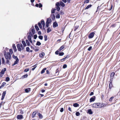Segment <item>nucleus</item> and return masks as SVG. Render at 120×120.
I'll return each mask as SVG.
<instances>
[{
  "label": "nucleus",
  "instance_id": "58",
  "mask_svg": "<svg viewBox=\"0 0 120 120\" xmlns=\"http://www.w3.org/2000/svg\"><path fill=\"white\" fill-rule=\"evenodd\" d=\"M59 51H58V50H57L55 52V53L57 55L59 54Z\"/></svg>",
  "mask_w": 120,
  "mask_h": 120
},
{
  "label": "nucleus",
  "instance_id": "59",
  "mask_svg": "<svg viewBox=\"0 0 120 120\" xmlns=\"http://www.w3.org/2000/svg\"><path fill=\"white\" fill-rule=\"evenodd\" d=\"M79 26H76L75 27V28L74 29V31H75L78 28Z\"/></svg>",
  "mask_w": 120,
  "mask_h": 120
},
{
  "label": "nucleus",
  "instance_id": "18",
  "mask_svg": "<svg viewBox=\"0 0 120 120\" xmlns=\"http://www.w3.org/2000/svg\"><path fill=\"white\" fill-rule=\"evenodd\" d=\"M6 71V68H4L1 71V72L3 74H4V73Z\"/></svg>",
  "mask_w": 120,
  "mask_h": 120
},
{
  "label": "nucleus",
  "instance_id": "19",
  "mask_svg": "<svg viewBox=\"0 0 120 120\" xmlns=\"http://www.w3.org/2000/svg\"><path fill=\"white\" fill-rule=\"evenodd\" d=\"M12 47H13V48L14 49V51L15 52H16L17 50V49H16V46H15V44H13Z\"/></svg>",
  "mask_w": 120,
  "mask_h": 120
},
{
  "label": "nucleus",
  "instance_id": "52",
  "mask_svg": "<svg viewBox=\"0 0 120 120\" xmlns=\"http://www.w3.org/2000/svg\"><path fill=\"white\" fill-rule=\"evenodd\" d=\"M92 47L91 46H90L88 49V50L89 51H90L92 49Z\"/></svg>",
  "mask_w": 120,
  "mask_h": 120
},
{
  "label": "nucleus",
  "instance_id": "51",
  "mask_svg": "<svg viewBox=\"0 0 120 120\" xmlns=\"http://www.w3.org/2000/svg\"><path fill=\"white\" fill-rule=\"evenodd\" d=\"M111 27L114 28L116 27H117V26L115 24H114L111 26Z\"/></svg>",
  "mask_w": 120,
  "mask_h": 120
},
{
  "label": "nucleus",
  "instance_id": "17",
  "mask_svg": "<svg viewBox=\"0 0 120 120\" xmlns=\"http://www.w3.org/2000/svg\"><path fill=\"white\" fill-rule=\"evenodd\" d=\"M30 88H27L25 89V91L26 92L28 93L30 91Z\"/></svg>",
  "mask_w": 120,
  "mask_h": 120
},
{
  "label": "nucleus",
  "instance_id": "47",
  "mask_svg": "<svg viewBox=\"0 0 120 120\" xmlns=\"http://www.w3.org/2000/svg\"><path fill=\"white\" fill-rule=\"evenodd\" d=\"M59 54L60 56H62L64 54V53L63 52H61L59 53Z\"/></svg>",
  "mask_w": 120,
  "mask_h": 120
},
{
  "label": "nucleus",
  "instance_id": "4",
  "mask_svg": "<svg viewBox=\"0 0 120 120\" xmlns=\"http://www.w3.org/2000/svg\"><path fill=\"white\" fill-rule=\"evenodd\" d=\"M94 33L93 32H92L88 36L89 38H92L94 36Z\"/></svg>",
  "mask_w": 120,
  "mask_h": 120
},
{
  "label": "nucleus",
  "instance_id": "27",
  "mask_svg": "<svg viewBox=\"0 0 120 120\" xmlns=\"http://www.w3.org/2000/svg\"><path fill=\"white\" fill-rule=\"evenodd\" d=\"M46 68H43L41 71V74H42L44 73L45 72V71L46 70Z\"/></svg>",
  "mask_w": 120,
  "mask_h": 120
},
{
  "label": "nucleus",
  "instance_id": "10",
  "mask_svg": "<svg viewBox=\"0 0 120 120\" xmlns=\"http://www.w3.org/2000/svg\"><path fill=\"white\" fill-rule=\"evenodd\" d=\"M19 61V60L18 58H17V59L16 60V61L14 62V64L12 65V66H14L16 64H17L18 62Z\"/></svg>",
  "mask_w": 120,
  "mask_h": 120
},
{
  "label": "nucleus",
  "instance_id": "12",
  "mask_svg": "<svg viewBox=\"0 0 120 120\" xmlns=\"http://www.w3.org/2000/svg\"><path fill=\"white\" fill-rule=\"evenodd\" d=\"M52 21L51 19L50 18H48L47 19L46 22L48 23H50Z\"/></svg>",
  "mask_w": 120,
  "mask_h": 120
},
{
  "label": "nucleus",
  "instance_id": "61",
  "mask_svg": "<svg viewBox=\"0 0 120 120\" xmlns=\"http://www.w3.org/2000/svg\"><path fill=\"white\" fill-rule=\"evenodd\" d=\"M89 2V0H86L84 2L85 3H88Z\"/></svg>",
  "mask_w": 120,
  "mask_h": 120
},
{
  "label": "nucleus",
  "instance_id": "33",
  "mask_svg": "<svg viewBox=\"0 0 120 120\" xmlns=\"http://www.w3.org/2000/svg\"><path fill=\"white\" fill-rule=\"evenodd\" d=\"M51 31V29L50 27L48 28L47 29V32L48 33Z\"/></svg>",
  "mask_w": 120,
  "mask_h": 120
},
{
  "label": "nucleus",
  "instance_id": "8",
  "mask_svg": "<svg viewBox=\"0 0 120 120\" xmlns=\"http://www.w3.org/2000/svg\"><path fill=\"white\" fill-rule=\"evenodd\" d=\"M26 51L27 52H32L33 51L32 50H30V48L29 47H27L26 48Z\"/></svg>",
  "mask_w": 120,
  "mask_h": 120
},
{
  "label": "nucleus",
  "instance_id": "7",
  "mask_svg": "<svg viewBox=\"0 0 120 120\" xmlns=\"http://www.w3.org/2000/svg\"><path fill=\"white\" fill-rule=\"evenodd\" d=\"M17 118L18 119L21 120L23 118V116L22 115H19L17 116Z\"/></svg>",
  "mask_w": 120,
  "mask_h": 120
},
{
  "label": "nucleus",
  "instance_id": "44",
  "mask_svg": "<svg viewBox=\"0 0 120 120\" xmlns=\"http://www.w3.org/2000/svg\"><path fill=\"white\" fill-rule=\"evenodd\" d=\"M60 17V15L59 14H58L56 16V18L57 19H59Z\"/></svg>",
  "mask_w": 120,
  "mask_h": 120
},
{
  "label": "nucleus",
  "instance_id": "56",
  "mask_svg": "<svg viewBox=\"0 0 120 120\" xmlns=\"http://www.w3.org/2000/svg\"><path fill=\"white\" fill-rule=\"evenodd\" d=\"M64 111V109L63 108H62L60 110V112H63Z\"/></svg>",
  "mask_w": 120,
  "mask_h": 120
},
{
  "label": "nucleus",
  "instance_id": "49",
  "mask_svg": "<svg viewBox=\"0 0 120 120\" xmlns=\"http://www.w3.org/2000/svg\"><path fill=\"white\" fill-rule=\"evenodd\" d=\"M112 83L110 82L109 85V87L110 89L112 87Z\"/></svg>",
  "mask_w": 120,
  "mask_h": 120
},
{
  "label": "nucleus",
  "instance_id": "53",
  "mask_svg": "<svg viewBox=\"0 0 120 120\" xmlns=\"http://www.w3.org/2000/svg\"><path fill=\"white\" fill-rule=\"evenodd\" d=\"M67 65L66 64H64L63 66V68H65L67 67Z\"/></svg>",
  "mask_w": 120,
  "mask_h": 120
},
{
  "label": "nucleus",
  "instance_id": "14",
  "mask_svg": "<svg viewBox=\"0 0 120 120\" xmlns=\"http://www.w3.org/2000/svg\"><path fill=\"white\" fill-rule=\"evenodd\" d=\"M37 111H36L35 112H34L33 113L32 117V118H34V117L35 116L36 114V113H37Z\"/></svg>",
  "mask_w": 120,
  "mask_h": 120
},
{
  "label": "nucleus",
  "instance_id": "35",
  "mask_svg": "<svg viewBox=\"0 0 120 120\" xmlns=\"http://www.w3.org/2000/svg\"><path fill=\"white\" fill-rule=\"evenodd\" d=\"M31 31L33 34L35 33V31L34 29H32Z\"/></svg>",
  "mask_w": 120,
  "mask_h": 120
},
{
  "label": "nucleus",
  "instance_id": "11",
  "mask_svg": "<svg viewBox=\"0 0 120 120\" xmlns=\"http://www.w3.org/2000/svg\"><path fill=\"white\" fill-rule=\"evenodd\" d=\"M27 38L29 41L31 43H32V42L31 39V37L30 35H28L27 36Z\"/></svg>",
  "mask_w": 120,
  "mask_h": 120
},
{
  "label": "nucleus",
  "instance_id": "23",
  "mask_svg": "<svg viewBox=\"0 0 120 120\" xmlns=\"http://www.w3.org/2000/svg\"><path fill=\"white\" fill-rule=\"evenodd\" d=\"M7 55L8 57V59H10L11 57V54H10V52H8Z\"/></svg>",
  "mask_w": 120,
  "mask_h": 120
},
{
  "label": "nucleus",
  "instance_id": "6",
  "mask_svg": "<svg viewBox=\"0 0 120 120\" xmlns=\"http://www.w3.org/2000/svg\"><path fill=\"white\" fill-rule=\"evenodd\" d=\"M95 96H93L91 97L90 99V102H91L94 101L95 100Z\"/></svg>",
  "mask_w": 120,
  "mask_h": 120
},
{
  "label": "nucleus",
  "instance_id": "39",
  "mask_svg": "<svg viewBox=\"0 0 120 120\" xmlns=\"http://www.w3.org/2000/svg\"><path fill=\"white\" fill-rule=\"evenodd\" d=\"M44 38L45 39V41H46L47 40V37L46 35H45L44 36Z\"/></svg>",
  "mask_w": 120,
  "mask_h": 120
},
{
  "label": "nucleus",
  "instance_id": "34",
  "mask_svg": "<svg viewBox=\"0 0 120 120\" xmlns=\"http://www.w3.org/2000/svg\"><path fill=\"white\" fill-rule=\"evenodd\" d=\"M41 44V43L39 41H37L36 44V45H37L39 46Z\"/></svg>",
  "mask_w": 120,
  "mask_h": 120
},
{
  "label": "nucleus",
  "instance_id": "37",
  "mask_svg": "<svg viewBox=\"0 0 120 120\" xmlns=\"http://www.w3.org/2000/svg\"><path fill=\"white\" fill-rule=\"evenodd\" d=\"M35 27L37 30L38 31L39 30V29L37 26L35 25Z\"/></svg>",
  "mask_w": 120,
  "mask_h": 120
},
{
  "label": "nucleus",
  "instance_id": "38",
  "mask_svg": "<svg viewBox=\"0 0 120 120\" xmlns=\"http://www.w3.org/2000/svg\"><path fill=\"white\" fill-rule=\"evenodd\" d=\"M6 54H7L6 52V54L5 53L4 54L5 57V58L6 59H8V55H7Z\"/></svg>",
  "mask_w": 120,
  "mask_h": 120
},
{
  "label": "nucleus",
  "instance_id": "36",
  "mask_svg": "<svg viewBox=\"0 0 120 120\" xmlns=\"http://www.w3.org/2000/svg\"><path fill=\"white\" fill-rule=\"evenodd\" d=\"M2 61V63L3 64H4L5 63V60L3 58H1Z\"/></svg>",
  "mask_w": 120,
  "mask_h": 120
},
{
  "label": "nucleus",
  "instance_id": "3",
  "mask_svg": "<svg viewBox=\"0 0 120 120\" xmlns=\"http://www.w3.org/2000/svg\"><path fill=\"white\" fill-rule=\"evenodd\" d=\"M56 10L57 11H59L60 10V8L59 7L60 6L59 2H57L56 4Z\"/></svg>",
  "mask_w": 120,
  "mask_h": 120
},
{
  "label": "nucleus",
  "instance_id": "32",
  "mask_svg": "<svg viewBox=\"0 0 120 120\" xmlns=\"http://www.w3.org/2000/svg\"><path fill=\"white\" fill-rule=\"evenodd\" d=\"M92 6V5L91 4H90L89 5L87 6L86 8H85V9H88L90 7Z\"/></svg>",
  "mask_w": 120,
  "mask_h": 120
},
{
  "label": "nucleus",
  "instance_id": "13",
  "mask_svg": "<svg viewBox=\"0 0 120 120\" xmlns=\"http://www.w3.org/2000/svg\"><path fill=\"white\" fill-rule=\"evenodd\" d=\"M50 17L51 18L52 20H54L55 18V16L54 14H51L50 16Z\"/></svg>",
  "mask_w": 120,
  "mask_h": 120
},
{
  "label": "nucleus",
  "instance_id": "15",
  "mask_svg": "<svg viewBox=\"0 0 120 120\" xmlns=\"http://www.w3.org/2000/svg\"><path fill=\"white\" fill-rule=\"evenodd\" d=\"M45 55V53L44 52H42L40 54V57L41 58H42L43 56H44Z\"/></svg>",
  "mask_w": 120,
  "mask_h": 120
},
{
  "label": "nucleus",
  "instance_id": "2",
  "mask_svg": "<svg viewBox=\"0 0 120 120\" xmlns=\"http://www.w3.org/2000/svg\"><path fill=\"white\" fill-rule=\"evenodd\" d=\"M17 47L19 51H21L22 50H23L24 48L22 44H18L17 45Z\"/></svg>",
  "mask_w": 120,
  "mask_h": 120
},
{
  "label": "nucleus",
  "instance_id": "62",
  "mask_svg": "<svg viewBox=\"0 0 120 120\" xmlns=\"http://www.w3.org/2000/svg\"><path fill=\"white\" fill-rule=\"evenodd\" d=\"M4 74L2 73L1 72H0V77L3 76Z\"/></svg>",
  "mask_w": 120,
  "mask_h": 120
},
{
  "label": "nucleus",
  "instance_id": "26",
  "mask_svg": "<svg viewBox=\"0 0 120 120\" xmlns=\"http://www.w3.org/2000/svg\"><path fill=\"white\" fill-rule=\"evenodd\" d=\"M26 43L27 45L28 46H30V42H29V41H28L27 40H26Z\"/></svg>",
  "mask_w": 120,
  "mask_h": 120
},
{
  "label": "nucleus",
  "instance_id": "57",
  "mask_svg": "<svg viewBox=\"0 0 120 120\" xmlns=\"http://www.w3.org/2000/svg\"><path fill=\"white\" fill-rule=\"evenodd\" d=\"M114 98L113 97H111L109 99V101H111L112 99Z\"/></svg>",
  "mask_w": 120,
  "mask_h": 120
},
{
  "label": "nucleus",
  "instance_id": "64",
  "mask_svg": "<svg viewBox=\"0 0 120 120\" xmlns=\"http://www.w3.org/2000/svg\"><path fill=\"white\" fill-rule=\"evenodd\" d=\"M38 34L39 35H41V31H39L38 32Z\"/></svg>",
  "mask_w": 120,
  "mask_h": 120
},
{
  "label": "nucleus",
  "instance_id": "5",
  "mask_svg": "<svg viewBox=\"0 0 120 120\" xmlns=\"http://www.w3.org/2000/svg\"><path fill=\"white\" fill-rule=\"evenodd\" d=\"M6 93V91H4L2 94V97L1 99V100H3L5 97Z\"/></svg>",
  "mask_w": 120,
  "mask_h": 120
},
{
  "label": "nucleus",
  "instance_id": "1",
  "mask_svg": "<svg viewBox=\"0 0 120 120\" xmlns=\"http://www.w3.org/2000/svg\"><path fill=\"white\" fill-rule=\"evenodd\" d=\"M104 106L103 104L99 103H95L92 105V107L96 108H101Z\"/></svg>",
  "mask_w": 120,
  "mask_h": 120
},
{
  "label": "nucleus",
  "instance_id": "50",
  "mask_svg": "<svg viewBox=\"0 0 120 120\" xmlns=\"http://www.w3.org/2000/svg\"><path fill=\"white\" fill-rule=\"evenodd\" d=\"M67 57H67V56H66V57H64V58L61 59V61H63Z\"/></svg>",
  "mask_w": 120,
  "mask_h": 120
},
{
  "label": "nucleus",
  "instance_id": "21",
  "mask_svg": "<svg viewBox=\"0 0 120 120\" xmlns=\"http://www.w3.org/2000/svg\"><path fill=\"white\" fill-rule=\"evenodd\" d=\"M88 113L89 114H92L93 113V112L91 109H89L88 110Z\"/></svg>",
  "mask_w": 120,
  "mask_h": 120
},
{
  "label": "nucleus",
  "instance_id": "45",
  "mask_svg": "<svg viewBox=\"0 0 120 120\" xmlns=\"http://www.w3.org/2000/svg\"><path fill=\"white\" fill-rule=\"evenodd\" d=\"M38 38L41 40L43 39V37L42 36H38Z\"/></svg>",
  "mask_w": 120,
  "mask_h": 120
},
{
  "label": "nucleus",
  "instance_id": "43",
  "mask_svg": "<svg viewBox=\"0 0 120 120\" xmlns=\"http://www.w3.org/2000/svg\"><path fill=\"white\" fill-rule=\"evenodd\" d=\"M13 57L14 59H16V60L17 58H18L17 56H15L14 55L13 56Z\"/></svg>",
  "mask_w": 120,
  "mask_h": 120
},
{
  "label": "nucleus",
  "instance_id": "29",
  "mask_svg": "<svg viewBox=\"0 0 120 120\" xmlns=\"http://www.w3.org/2000/svg\"><path fill=\"white\" fill-rule=\"evenodd\" d=\"M79 105V104L77 103H75V104H74L73 105V106L75 107H78Z\"/></svg>",
  "mask_w": 120,
  "mask_h": 120
},
{
  "label": "nucleus",
  "instance_id": "16",
  "mask_svg": "<svg viewBox=\"0 0 120 120\" xmlns=\"http://www.w3.org/2000/svg\"><path fill=\"white\" fill-rule=\"evenodd\" d=\"M59 3L60 5L61 6H62L63 7H64L65 6V4L62 1H60V3Z\"/></svg>",
  "mask_w": 120,
  "mask_h": 120
},
{
  "label": "nucleus",
  "instance_id": "55",
  "mask_svg": "<svg viewBox=\"0 0 120 120\" xmlns=\"http://www.w3.org/2000/svg\"><path fill=\"white\" fill-rule=\"evenodd\" d=\"M37 37V35L35 34L34 35V39H36Z\"/></svg>",
  "mask_w": 120,
  "mask_h": 120
},
{
  "label": "nucleus",
  "instance_id": "54",
  "mask_svg": "<svg viewBox=\"0 0 120 120\" xmlns=\"http://www.w3.org/2000/svg\"><path fill=\"white\" fill-rule=\"evenodd\" d=\"M29 69L26 68L25 69L24 71L25 72H27L29 71Z\"/></svg>",
  "mask_w": 120,
  "mask_h": 120
},
{
  "label": "nucleus",
  "instance_id": "24",
  "mask_svg": "<svg viewBox=\"0 0 120 120\" xmlns=\"http://www.w3.org/2000/svg\"><path fill=\"white\" fill-rule=\"evenodd\" d=\"M38 114L40 118L41 119L42 118L43 116L41 113H38Z\"/></svg>",
  "mask_w": 120,
  "mask_h": 120
},
{
  "label": "nucleus",
  "instance_id": "28",
  "mask_svg": "<svg viewBox=\"0 0 120 120\" xmlns=\"http://www.w3.org/2000/svg\"><path fill=\"white\" fill-rule=\"evenodd\" d=\"M115 74V73L114 72H112L110 74V77L111 78H113V77L114 76V75Z\"/></svg>",
  "mask_w": 120,
  "mask_h": 120
},
{
  "label": "nucleus",
  "instance_id": "41",
  "mask_svg": "<svg viewBox=\"0 0 120 120\" xmlns=\"http://www.w3.org/2000/svg\"><path fill=\"white\" fill-rule=\"evenodd\" d=\"M75 115L77 116H78L80 115L79 112H77L75 113Z\"/></svg>",
  "mask_w": 120,
  "mask_h": 120
},
{
  "label": "nucleus",
  "instance_id": "40",
  "mask_svg": "<svg viewBox=\"0 0 120 120\" xmlns=\"http://www.w3.org/2000/svg\"><path fill=\"white\" fill-rule=\"evenodd\" d=\"M38 25L40 28V29H41L42 28V26L41 23L39 22L38 23Z\"/></svg>",
  "mask_w": 120,
  "mask_h": 120
},
{
  "label": "nucleus",
  "instance_id": "22",
  "mask_svg": "<svg viewBox=\"0 0 120 120\" xmlns=\"http://www.w3.org/2000/svg\"><path fill=\"white\" fill-rule=\"evenodd\" d=\"M41 23L43 25V27H44L45 26V24L44 21L43 20H42L41 21Z\"/></svg>",
  "mask_w": 120,
  "mask_h": 120
},
{
  "label": "nucleus",
  "instance_id": "48",
  "mask_svg": "<svg viewBox=\"0 0 120 120\" xmlns=\"http://www.w3.org/2000/svg\"><path fill=\"white\" fill-rule=\"evenodd\" d=\"M56 10V9H53L51 11L52 13H55V11Z\"/></svg>",
  "mask_w": 120,
  "mask_h": 120
},
{
  "label": "nucleus",
  "instance_id": "9",
  "mask_svg": "<svg viewBox=\"0 0 120 120\" xmlns=\"http://www.w3.org/2000/svg\"><path fill=\"white\" fill-rule=\"evenodd\" d=\"M58 26V24L56 22H53V28H55Z\"/></svg>",
  "mask_w": 120,
  "mask_h": 120
},
{
  "label": "nucleus",
  "instance_id": "20",
  "mask_svg": "<svg viewBox=\"0 0 120 120\" xmlns=\"http://www.w3.org/2000/svg\"><path fill=\"white\" fill-rule=\"evenodd\" d=\"M65 47V46L64 45H62V46H61L60 48L59 49H58L59 50V51H60L62 50Z\"/></svg>",
  "mask_w": 120,
  "mask_h": 120
},
{
  "label": "nucleus",
  "instance_id": "30",
  "mask_svg": "<svg viewBox=\"0 0 120 120\" xmlns=\"http://www.w3.org/2000/svg\"><path fill=\"white\" fill-rule=\"evenodd\" d=\"M27 76L28 75L27 74H26L22 76V79H24L27 77Z\"/></svg>",
  "mask_w": 120,
  "mask_h": 120
},
{
  "label": "nucleus",
  "instance_id": "31",
  "mask_svg": "<svg viewBox=\"0 0 120 120\" xmlns=\"http://www.w3.org/2000/svg\"><path fill=\"white\" fill-rule=\"evenodd\" d=\"M22 43L24 47H25L26 46V44L24 41H22Z\"/></svg>",
  "mask_w": 120,
  "mask_h": 120
},
{
  "label": "nucleus",
  "instance_id": "25",
  "mask_svg": "<svg viewBox=\"0 0 120 120\" xmlns=\"http://www.w3.org/2000/svg\"><path fill=\"white\" fill-rule=\"evenodd\" d=\"M6 84V83L5 82H3L1 84V85L0 86L1 88H3L4 86Z\"/></svg>",
  "mask_w": 120,
  "mask_h": 120
},
{
  "label": "nucleus",
  "instance_id": "63",
  "mask_svg": "<svg viewBox=\"0 0 120 120\" xmlns=\"http://www.w3.org/2000/svg\"><path fill=\"white\" fill-rule=\"evenodd\" d=\"M49 24V23L46 22V26L47 27H48Z\"/></svg>",
  "mask_w": 120,
  "mask_h": 120
},
{
  "label": "nucleus",
  "instance_id": "46",
  "mask_svg": "<svg viewBox=\"0 0 120 120\" xmlns=\"http://www.w3.org/2000/svg\"><path fill=\"white\" fill-rule=\"evenodd\" d=\"M10 78L9 77H7L6 79V80L7 82L9 81L10 80Z\"/></svg>",
  "mask_w": 120,
  "mask_h": 120
},
{
  "label": "nucleus",
  "instance_id": "42",
  "mask_svg": "<svg viewBox=\"0 0 120 120\" xmlns=\"http://www.w3.org/2000/svg\"><path fill=\"white\" fill-rule=\"evenodd\" d=\"M9 52H10V54H12L13 53V50L12 49H9Z\"/></svg>",
  "mask_w": 120,
  "mask_h": 120
},
{
  "label": "nucleus",
  "instance_id": "60",
  "mask_svg": "<svg viewBox=\"0 0 120 120\" xmlns=\"http://www.w3.org/2000/svg\"><path fill=\"white\" fill-rule=\"evenodd\" d=\"M42 7V5L40 3H39V7L40 8H41V7Z\"/></svg>",
  "mask_w": 120,
  "mask_h": 120
}]
</instances>
